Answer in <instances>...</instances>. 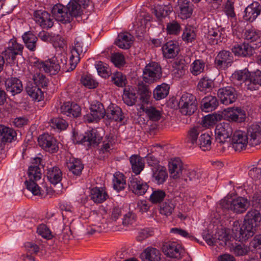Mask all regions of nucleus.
Wrapping results in <instances>:
<instances>
[{
  "label": "nucleus",
  "mask_w": 261,
  "mask_h": 261,
  "mask_svg": "<svg viewBox=\"0 0 261 261\" xmlns=\"http://www.w3.org/2000/svg\"><path fill=\"white\" fill-rule=\"evenodd\" d=\"M248 143L252 146L261 143V122L251 124L247 130V135L240 130L234 132L230 144L236 151L245 149Z\"/></svg>",
  "instance_id": "nucleus-1"
},
{
  "label": "nucleus",
  "mask_w": 261,
  "mask_h": 261,
  "mask_svg": "<svg viewBox=\"0 0 261 261\" xmlns=\"http://www.w3.org/2000/svg\"><path fill=\"white\" fill-rule=\"evenodd\" d=\"M41 161L42 159L39 157L33 159L32 164L34 165L29 167L28 171L29 179L25 181L27 189L35 195L40 194V188L38 186L37 181L41 178L42 174L40 168L39 167Z\"/></svg>",
  "instance_id": "nucleus-2"
},
{
  "label": "nucleus",
  "mask_w": 261,
  "mask_h": 261,
  "mask_svg": "<svg viewBox=\"0 0 261 261\" xmlns=\"http://www.w3.org/2000/svg\"><path fill=\"white\" fill-rule=\"evenodd\" d=\"M215 133L216 141L222 146L221 151L224 152L230 145V138L234 133L232 124L228 122L220 123L217 125Z\"/></svg>",
  "instance_id": "nucleus-3"
},
{
  "label": "nucleus",
  "mask_w": 261,
  "mask_h": 261,
  "mask_svg": "<svg viewBox=\"0 0 261 261\" xmlns=\"http://www.w3.org/2000/svg\"><path fill=\"white\" fill-rule=\"evenodd\" d=\"M180 112L184 115H191L197 110V101L196 97L190 93H185L178 102Z\"/></svg>",
  "instance_id": "nucleus-4"
},
{
  "label": "nucleus",
  "mask_w": 261,
  "mask_h": 261,
  "mask_svg": "<svg viewBox=\"0 0 261 261\" xmlns=\"http://www.w3.org/2000/svg\"><path fill=\"white\" fill-rule=\"evenodd\" d=\"M162 76V68L155 62L147 64L143 70V80L146 83L151 84L156 82Z\"/></svg>",
  "instance_id": "nucleus-5"
},
{
  "label": "nucleus",
  "mask_w": 261,
  "mask_h": 261,
  "mask_svg": "<svg viewBox=\"0 0 261 261\" xmlns=\"http://www.w3.org/2000/svg\"><path fill=\"white\" fill-rule=\"evenodd\" d=\"M225 209L230 210L236 213H243L249 206V201L245 198L239 197L231 201L224 200L221 203Z\"/></svg>",
  "instance_id": "nucleus-6"
},
{
  "label": "nucleus",
  "mask_w": 261,
  "mask_h": 261,
  "mask_svg": "<svg viewBox=\"0 0 261 261\" xmlns=\"http://www.w3.org/2000/svg\"><path fill=\"white\" fill-rule=\"evenodd\" d=\"M89 44L88 36L86 34H80L75 39L74 46L71 49L70 60L80 58L87 50Z\"/></svg>",
  "instance_id": "nucleus-7"
},
{
  "label": "nucleus",
  "mask_w": 261,
  "mask_h": 261,
  "mask_svg": "<svg viewBox=\"0 0 261 261\" xmlns=\"http://www.w3.org/2000/svg\"><path fill=\"white\" fill-rule=\"evenodd\" d=\"M39 145L46 151L51 153L57 152L59 150L57 141L48 134L40 135L38 139Z\"/></svg>",
  "instance_id": "nucleus-8"
},
{
  "label": "nucleus",
  "mask_w": 261,
  "mask_h": 261,
  "mask_svg": "<svg viewBox=\"0 0 261 261\" xmlns=\"http://www.w3.org/2000/svg\"><path fill=\"white\" fill-rule=\"evenodd\" d=\"M218 97L224 105H228L233 103L237 98V92L232 86H226L218 89Z\"/></svg>",
  "instance_id": "nucleus-9"
},
{
  "label": "nucleus",
  "mask_w": 261,
  "mask_h": 261,
  "mask_svg": "<svg viewBox=\"0 0 261 261\" xmlns=\"http://www.w3.org/2000/svg\"><path fill=\"white\" fill-rule=\"evenodd\" d=\"M23 45L18 43L15 39H11L8 47L3 52L6 60L9 63H13L16 60L17 55H22Z\"/></svg>",
  "instance_id": "nucleus-10"
},
{
  "label": "nucleus",
  "mask_w": 261,
  "mask_h": 261,
  "mask_svg": "<svg viewBox=\"0 0 261 261\" xmlns=\"http://www.w3.org/2000/svg\"><path fill=\"white\" fill-rule=\"evenodd\" d=\"M36 66L46 73L55 75L60 70L61 66L57 58L54 57L45 61H37L35 62Z\"/></svg>",
  "instance_id": "nucleus-11"
},
{
  "label": "nucleus",
  "mask_w": 261,
  "mask_h": 261,
  "mask_svg": "<svg viewBox=\"0 0 261 261\" xmlns=\"http://www.w3.org/2000/svg\"><path fill=\"white\" fill-rule=\"evenodd\" d=\"M75 139L76 140V143L80 144L87 142L88 145H96L97 146L101 140V137L100 136L97 130L95 129H92L85 134V135L81 134L75 136L74 134Z\"/></svg>",
  "instance_id": "nucleus-12"
},
{
  "label": "nucleus",
  "mask_w": 261,
  "mask_h": 261,
  "mask_svg": "<svg viewBox=\"0 0 261 261\" xmlns=\"http://www.w3.org/2000/svg\"><path fill=\"white\" fill-rule=\"evenodd\" d=\"M233 56L229 51H220L215 58L214 64L218 69H224L231 65Z\"/></svg>",
  "instance_id": "nucleus-13"
},
{
  "label": "nucleus",
  "mask_w": 261,
  "mask_h": 261,
  "mask_svg": "<svg viewBox=\"0 0 261 261\" xmlns=\"http://www.w3.org/2000/svg\"><path fill=\"white\" fill-rule=\"evenodd\" d=\"M162 251L169 257L179 259L181 258L182 248L180 245L175 242H168L164 243L162 246Z\"/></svg>",
  "instance_id": "nucleus-14"
},
{
  "label": "nucleus",
  "mask_w": 261,
  "mask_h": 261,
  "mask_svg": "<svg viewBox=\"0 0 261 261\" xmlns=\"http://www.w3.org/2000/svg\"><path fill=\"white\" fill-rule=\"evenodd\" d=\"M231 51L236 56L250 57L255 53L254 47L247 43L236 44L231 48Z\"/></svg>",
  "instance_id": "nucleus-15"
},
{
  "label": "nucleus",
  "mask_w": 261,
  "mask_h": 261,
  "mask_svg": "<svg viewBox=\"0 0 261 261\" xmlns=\"http://www.w3.org/2000/svg\"><path fill=\"white\" fill-rule=\"evenodd\" d=\"M53 16L58 21L66 24L70 22V18L67 13L66 6L61 4H57L52 8Z\"/></svg>",
  "instance_id": "nucleus-16"
},
{
  "label": "nucleus",
  "mask_w": 261,
  "mask_h": 261,
  "mask_svg": "<svg viewBox=\"0 0 261 261\" xmlns=\"http://www.w3.org/2000/svg\"><path fill=\"white\" fill-rule=\"evenodd\" d=\"M128 187L134 193L140 195H144L149 188L146 182H144L139 177L136 176L130 178Z\"/></svg>",
  "instance_id": "nucleus-17"
},
{
  "label": "nucleus",
  "mask_w": 261,
  "mask_h": 261,
  "mask_svg": "<svg viewBox=\"0 0 261 261\" xmlns=\"http://www.w3.org/2000/svg\"><path fill=\"white\" fill-rule=\"evenodd\" d=\"M261 5L257 2H253L244 10L243 19L247 21L253 22L260 14Z\"/></svg>",
  "instance_id": "nucleus-18"
},
{
  "label": "nucleus",
  "mask_w": 261,
  "mask_h": 261,
  "mask_svg": "<svg viewBox=\"0 0 261 261\" xmlns=\"http://www.w3.org/2000/svg\"><path fill=\"white\" fill-rule=\"evenodd\" d=\"M6 89L12 95L20 93L23 90L21 81L17 77L7 78L5 81Z\"/></svg>",
  "instance_id": "nucleus-19"
},
{
  "label": "nucleus",
  "mask_w": 261,
  "mask_h": 261,
  "mask_svg": "<svg viewBox=\"0 0 261 261\" xmlns=\"http://www.w3.org/2000/svg\"><path fill=\"white\" fill-rule=\"evenodd\" d=\"M245 85L250 91L258 90L261 87V71L257 70L250 72Z\"/></svg>",
  "instance_id": "nucleus-20"
},
{
  "label": "nucleus",
  "mask_w": 261,
  "mask_h": 261,
  "mask_svg": "<svg viewBox=\"0 0 261 261\" xmlns=\"http://www.w3.org/2000/svg\"><path fill=\"white\" fill-rule=\"evenodd\" d=\"M34 16L36 22L44 28H50L53 26L54 21L50 15L45 11L38 10L34 12Z\"/></svg>",
  "instance_id": "nucleus-21"
},
{
  "label": "nucleus",
  "mask_w": 261,
  "mask_h": 261,
  "mask_svg": "<svg viewBox=\"0 0 261 261\" xmlns=\"http://www.w3.org/2000/svg\"><path fill=\"white\" fill-rule=\"evenodd\" d=\"M177 8L178 16L182 19L190 18L193 11V5L188 0H178Z\"/></svg>",
  "instance_id": "nucleus-22"
},
{
  "label": "nucleus",
  "mask_w": 261,
  "mask_h": 261,
  "mask_svg": "<svg viewBox=\"0 0 261 261\" xmlns=\"http://www.w3.org/2000/svg\"><path fill=\"white\" fill-rule=\"evenodd\" d=\"M124 116L122 110L118 106L112 104L107 108L106 111L105 119L121 122Z\"/></svg>",
  "instance_id": "nucleus-23"
},
{
  "label": "nucleus",
  "mask_w": 261,
  "mask_h": 261,
  "mask_svg": "<svg viewBox=\"0 0 261 261\" xmlns=\"http://www.w3.org/2000/svg\"><path fill=\"white\" fill-rule=\"evenodd\" d=\"M179 50L178 44L174 41H168L162 46L163 55L167 59H172L176 57Z\"/></svg>",
  "instance_id": "nucleus-24"
},
{
  "label": "nucleus",
  "mask_w": 261,
  "mask_h": 261,
  "mask_svg": "<svg viewBox=\"0 0 261 261\" xmlns=\"http://www.w3.org/2000/svg\"><path fill=\"white\" fill-rule=\"evenodd\" d=\"M169 171L170 176L174 179L179 178L182 176L184 170L181 160L179 158L172 160L169 163Z\"/></svg>",
  "instance_id": "nucleus-25"
},
{
  "label": "nucleus",
  "mask_w": 261,
  "mask_h": 261,
  "mask_svg": "<svg viewBox=\"0 0 261 261\" xmlns=\"http://www.w3.org/2000/svg\"><path fill=\"white\" fill-rule=\"evenodd\" d=\"M137 93L139 96V100L142 104H148L151 96V92L148 85L143 82H139L137 85Z\"/></svg>",
  "instance_id": "nucleus-26"
},
{
  "label": "nucleus",
  "mask_w": 261,
  "mask_h": 261,
  "mask_svg": "<svg viewBox=\"0 0 261 261\" xmlns=\"http://www.w3.org/2000/svg\"><path fill=\"white\" fill-rule=\"evenodd\" d=\"M225 116L229 121L241 122L245 120L246 115L244 111L240 108H230Z\"/></svg>",
  "instance_id": "nucleus-27"
},
{
  "label": "nucleus",
  "mask_w": 261,
  "mask_h": 261,
  "mask_svg": "<svg viewBox=\"0 0 261 261\" xmlns=\"http://www.w3.org/2000/svg\"><path fill=\"white\" fill-rule=\"evenodd\" d=\"M16 132L13 129L0 124V141L2 142H12L16 139Z\"/></svg>",
  "instance_id": "nucleus-28"
},
{
  "label": "nucleus",
  "mask_w": 261,
  "mask_h": 261,
  "mask_svg": "<svg viewBox=\"0 0 261 261\" xmlns=\"http://www.w3.org/2000/svg\"><path fill=\"white\" fill-rule=\"evenodd\" d=\"M261 221V214L257 210L249 211L246 214L244 223L255 229L259 225Z\"/></svg>",
  "instance_id": "nucleus-29"
},
{
  "label": "nucleus",
  "mask_w": 261,
  "mask_h": 261,
  "mask_svg": "<svg viewBox=\"0 0 261 261\" xmlns=\"http://www.w3.org/2000/svg\"><path fill=\"white\" fill-rule=\"evenodd\" d=\"M77 1L71 0L66 6L68 17L70 18V22L72 21L74 17L80 16L82 14L81 4Z\"/></svg>",
  "instance_id": "nucleus-30"
},
{
  "label": "nucleus",
  "mask_w": 261,
  "mask_h": 261,
  "mask_svg": "<svg viewBox=\"0 0 261 261\" xmlns=\"http://www.w3.org/2000/svg\"><path fill=\"white\" fill-rule=\"evenodd\" d=\"M161 255L158 249L148 247L144 250L141 255L143 261H160Z\"/></svg>",
  "instance_id": "nucleus-31"
},
{
  "label": "nucleus",
  "mask_w": 261,
  "mask_h": 261,
  "mask_svg": "<svg viewBox=\"0 0 261 261\" xmlns=\"http://www.w3.org/2000/svg\"><path fill=\"white\" fill-rule=\"evenodd\" d=\"M122 99L123 102L127 106H134L137 99L136 90L132 87H125L123 89Z\"/></svg>",
  "instance_id": "nucleus-32"
},
{
  "label": "nucleus",
  "mask_w": 261,
  "mask_h": 261,
  "mask_svg": "<svg viewBox=\"0 0 261 261\" xmlns=\"http://www.w3.org/2000/svg\"><path fill=\"white\" fill-rule=\"evenodd\" d=\"M133 36L128 33H121L118 34L115 44L122 49L129 48L133 43Z\"/></svg>",
  "instance_id": "nucleus-33"
},
{
  "label": "nucleus",
  "mask_w": 261,
  "mask_h": 261,
  "mask_svg": "<svg viewBox=\"0 0 261 261\" xmlns=\"http://www.w3.org/2000/svg\"><path fill=\"white\" fill-rule=\"evenodd\" d=\"M218 106V101L216 97L211 95L205 96L201 101V110L205 112L215 110Z\"/></svg>",
  "instance_id": "nucleus-34"
},
{
  "label": "nucleus",
  "mask_w": 261,
  "mask_h": 261,
  "mask_svg": "<svg viewBox=\"0 0 261 261\" xmlns=\"http://www.w3.org/2000/svg\"><path fill=\"white\" fill-rule=\"evenodd\" d=\"M25 90L33 99L40 101L43 97V92L40 89L39 86L35 83L29 82L25 88Z\"/></svg>",
  "instance_id": "nucleus-35"
},
{
  "label": "nucleus",
  "mask_w": 261,
  "mask_h": 261,
  "mask_svg": "<svg viewBox=\"0 0 261 261\" xmlns=\"http://www.w3.org/2000/svg\"><path fill=\"white\" fill-rule=\"evenodd\" d=\"M152 180L158 185L163 184L168 177L165 167L161 166L158 168H151Z\"/></svg>",
  "instance_id": "nucleus-36"
},
{
  "label": "nucleus",
  "mask_w": 261,
  "mask_h": 261,
  "mask_svg": "<svg viewBox=\"0 0 261 261\" xmlns=\"http://www.w3.org/2000/svg\"><path fill=\"white\" fill-rule=\"evenodd\" d=\"M260 33L255 29L254 28L246 29L244 34V38L250 41L251 43L255 42V48L260 47L261 45L260 42Z\"/></svg>",
  "instance_id": "nucleus-37"
},
{
  "label": "nucleus",
  "mask_w": 261,
  "mask_h": 261,
  "mask_svg": "<svg viewBox=\"0 0 261 261\" xmlns=\"http://www.w3.org/2000/svg\"><path fill=\"white\" fill-rule=\"evenodd\" d=\"M250 245L234 243L231 244L230 250L235 256L241 257L248 255L250 252Z\"/></svg>",
  "instance_id": "nucleus-38"
},
{
  "label": "nucleus",
  "mask_w": 261,
  "mask_h": 261,
  "mask_svg": "<svg viewBox=\"0 0 261 261\" xmlns=\"http://www.w3.org/2000/svg\"><path fill=\"white\" fill-rule=\"evenodd\" d=\"M26 47L31 51L36 49L37 37L31 31L25 32L22 36Z\"/></svg>",
  "instance_id": "nucleus-39"
},
{
  "label": "nucleus",
  "mask_w": 261,
  "mask_h": 261,
  "mask_svg": "<svg viewBox=\"0 0 261 261\" xmlns=\"http://www.w3.org/2000/svg\"><path fill=\"white\" fill-rule=\"evenodd\" d=\"M67 166L69 171L76 176L80 175L84 168V165L81 160L75 158L70 159L67 163Z\"/></svg>",
  "instance_id": "nucleus-40"
},
{
  "label": "nucleus",
  "mask_w": 261,
  "mask_h": 261,
  "mask_svg": "<svg viewBox=\"0 0 261 261\" xmlns=\"http://www.w3.org/2000/svg\"><path fill=\"white\" fill-rule=\"evenodd\" d=\"M46 177L50 183L56 185L61 180L62 173L59 168L55 166L47 169Z\"/></svg>",
  "instance_id": "nucleus-41"
},
{
  "label": "nucleus",
  "mask_w": 261,
  "mask_h": 261,
  "mask_svg": "<svg viewBox=\"0 0 261 261\" xmlns=\"http://www.w3.org/2000/svg\"><path fill=\"white\" fill-rule=\"evenodd\" d=\"M90 196L95 203H101L107 199L108 195L102 188L95 187L91 190Z\"/></svg>",
  "instance_id": "nucleus-42"
},
{
  "label": "nucleus",
  "mask_w": 261,
  "mask_h": 261,
  "mask_svg": "<svg viewBox=\"0 0 261 261\" xmlns=\"http://www.w3.org/2000/svg\"><path fill=\"white\" fill-rule=\"evenodd\" d=\"M129 162L133 172L136 175L139 174L144 168L142 158L138 155L134 154L129 158Z\"/></svg>",
  "instance_id": "nucleus-43"
},
{
  "label": "nucleus",
  "mask_w": 261,
  "mask_h": 261,
  "mask_svg": "<svg viewBox=\"0 0 261 261\" xmlns=\"http://www.w3.org/2000/svg\"><path fill=\"white\" fill-rule=\"evenodd\" d=\"M169 85L165 83L157 86L153 91V97L156 100L165 98L169 94Z\"/></svg>",
  "instance_id": "nucleus-44"
},
{
  "label": "nucleus",
  "mask_w": 261,
  "mask_h": 261,
  "mask_svg": "<svg viewBox=\"0 0 261 261\" xmlns=\"http://www.w3.org/2000/svg\"><path fill=\"white\" fill-rule=\"evenodd\" d=\"M90 112L98 120L101 118H105L106 110H105L103 105L100 102H96L92 104L90 109Z\"/></svg>",
  "instance_id": "nucleus-45"
},
{
  "label": "nucleus",
  "mask_w": 261,
  "mask_h": 261,
  "mask_svg": "<svg viewBox=\"0 0 261 261\" xmlns=\"http://www.w3.org/2000/svg\"><path fill=\"white\" fill-rule=\"evenodd\" d=\"M211 136L207 133L201 134L198 140V145L199 148L203 151H208L212 147Z\"/></svg>",
  "instance_id": "nucleus-46"
},
{
  "label": "nucleus",
  "mask_w": 261,
  "mask_h": 261,
  "mask_svg": "<svg viewBox=\"0 0 261 261\" xmlns=\"http://www.w3.org/2000/svg\"><path fill=\"white\" fill-rule=\"evenodd\" d=\"M214 86V82L207 76L202 77L197 85L198 89L202 92H210Z\"/></svg>",
  "instance_id": "nucleus-47"
},
{
  "label": "nucleus",
  "mask_w": 261,
  "mask_h": 261,
  "mask_svg": "<svg viewBox=\"0 0 261 261\" xmlns=\"http://www.w3.org/2000/svg\"><path fill=\"white\" fill-rule=\"evenodd\" d=\"M144 112H145L149 119L153 121H158L161 118V112L156 110L154 107H149L144 108L143 106L141 107Z\"/></svg>",
  "instance_id": "nucleus-48"
},
{
  "label": "nucleus",
  "mask_w": 261,
  "mask_h": 261,
  "mask_svg": "<svg viewBox=\"0 0 261 261\" xmlns=\"http://www.w3.org/2000/svg\"><path fill=\"white\" fill-rule=\"evenodd\" d=\"M175 207L174 203L168 200L161 205L160 212L162 215L168 217L172 214Z\"/></svg>",
  "instance_id": "nucleus-49"
},
{
  "label": "nucleus",
  "mask_w": 261,
  "mask_h": 261,
  "mask_svg": "<svg viewBox=\"0 0 261 261\" xmlns=\"http://www.w3.org/2000/svg\"><path fill=\"white\" fill-rule=\"evenodd\" d=\"M166 193L160 189L153 190L149 200L153 204H157L161 202L166 197Z\"/></svg>",
  "instance_id": "nucleus-50"
},
{
  "label": "nucleus",
  "mask_w": 261,
  "mask_h": 261,
  "mask_svg": "<svg viewBox=\"0 0 261 261\" xmlns=\"http://www.w3.org/2000/svg\"><path fill=\"white\" fill-rule=\"evenodd\" d=\"M242 230L239 241H246L248 240L255 234L256 229L243 223Z\"/></svg>",
  "instance_id": "nucleus-51"
},
{
  "label": "nucleus",
  "mask_w": 261,
  "mask_h": 261,
  "mask_svg": "<svg viewBox=\"0 0 261 261\" xmlns=\"http://www.w3.org/2000/svg\"><path fill=\"white\" fill-rule=\"evenodd\" d=\"M205 62L202 60H196L191 64V72L194 75H197L204 71Z\"/></svg>",
  "instance_id": "nucleus-52"
},
{
  "label": "nucleus",
  "mask_w": 261,
  "mask_h": 261,
  "mask_svg": "<svg viewBox=\"0 0 261 261\" xmlns=\"http://www.w3.org/2000/svg\"><path fill=\"white\" fill-rule=\"evenodd\" d=\"M181 176L182 178L186 182H194L198 180L200 176V174L194 170L185 169Z\"/></svg>",
  "instance_id": "nucleus-53"
},
{
  "label": "nucleus",
  "mask_w": 261,
  "mask_h": 261,
  "mask_svg": "<svg viewBox=\"0 0 261 261\" xmlns=\"http://www.w3.org/2000/svg\"><path fill=\"white\" fill-rule=\"evenodd\" d=\"M17 5V0H4L0 3V9L3 13L9 14L11 13Z\"/></svg>",
  "instance_id": "nucleus-54"
},
{
  "label": "nucleus",
  "mask_w": 261,
  "mask_h": 261,
  "mask_svg": "<svg viewBox=\"0 0 261 261\" xmlns=\"http://www.w3.org/2000/svg\"><path fill=\"white\" fill-rule=\"evenodd\" d=\"M181 29L180 24L176 20H172L167 24L166 30L168 34L178 35Z\"/></svg>",
  "instance_id": "nucleus-55"
},
{
  "label": "nucleus",
  "mask_w": 261,
  "mask_h": 261,
  "mask_svg": "<svg viewBox=\"0 0 261 261\" xmlns=\"http://www.w3.org/2000/svg\"><path fill=\"white\" fill-rule=\"evenodd\" d=\"M95 67L98 74L102 77H108L111 74V70L106 64L98 61L95 64Z\"/></svg>",
  "instance_id": "nucleus-56"
},
{
  "label": "nucleus",
  "mask_w": 261,
  "mask_h": 261,
  "mask_svg": "<svg viewBox=\"0 0 261 261\" xmlns=\"http://www.w3.org/2000/svg\"><path fill=\"white\" fill-rule=\"evenodd\" d=\"M196 33L194 28L190 26L186 27L182 35V39L187 42H192L195 39Z\"/></svg>",
  "instance_id": "nucleus-57"
},
{
  "label": "nucleus",
  "mask_w": 261,
  "mask_h": 261,
  "mask_svg": "<svg viewBox=\"0 0 261 261\" xmlns=\"http://www.w3.org/2000/svg\"><path fill=\"white\" fill-rule=\"evenodd\" d=\"M200 132V129L199 127H193L190 128L187 134V142L191 143L192 144L196 143Z\"/></svg>",
  "instance_id": "nucleus-58"
},
{
  "label": "nucleus",
  "mask_w": 261,
  "mask_h": 261,
  "mask_svg": "<svg viewBox=\"0 0 261 261\" xmlns=\"http://www.w3.org/2000/svg\"><path fill=\"white\" fill-rule=\"evenodd\" d=\"M33 79L36 85L42 88L46 87L49 82L46 77L41 73H35L33 75Z\"/></svg>",
  "instance_id": "nucleus-59"
},
{
  "label": "nucleus",
  "mask_w": 261,
  "mask_h": 261,
  "mask_svg": "<svg viewBox=\"0 0 261 261\" xmlns=\"http://www.w3.org/2000/svg\"><path fill=\"white\" fill-rule=\"evenodd\" d=\"M112 81L118 87H123L126 84V79L125 75L120 72H116L111 77Z\"/></svg>",
  "instance_id": "nucleus-60"
},
{
  "label": "nucleus",
  "mask_w": 261,
  "mask_h": 261,
  "mask_svg": "<svg viewBox=\"0 0 261 261\" xmlns=\"http://www.w3.org/2000/svg\"><path fill=\"white\" fill-rule=\"evenodd\" d=\"M123 177L124 176L123 174H119L118 175L114 176L113 187L117 191L123 190L125 187L126 182Z\"/></svg>",
  "instance_id": "nucleus-61"
},
{
  "label": "nucleus",
  "mask_w": 261,
  "mask_h": 261,
  "mask_svg": "<svg viewBox=\"0 0 261 261\" xmlns=\"http://www.w3.org/2000/svg\"><path fill=\"white\" fill-rule=\"evenodd\" d=\"M111 61L117 67H121L125 64L124 57L121 53L113 54L111 56Z\"/></svg>",
  "instance_id": "nucleus-62"
},
{
  "label": "nucleus",
  "mask_w": 261,
  "mask_h": 261,
  "mask_svg": "<svg viewBox=\"0 0 261 261\" xmlns=\"http://www.w3.org/2000/svg\"><path fill=\"white\" fill-rule=\"evenodd\" d=\"M250 73V72H249L247 68H245L243 70L235 71L234 73L232 74V77L239 81H244L245 83Z\"/></svg>",
  "instance_id": "nucleus-63"
},
{
  "label": "nucleus",
  "mask_w": 261,
  "mask_h": 261,
  "mask_svg": "<svg viewBox=\"0 0 261 261\" xmlns=\"http://www.w3.org/2000/svg\"><path fill=\"white\" fill-rule=\"evenodd\" d=\"M170 12V10L166 6H157L154 10L155 15L160 20L167 16Z\"/></svg>",
  "instance_id": "nucleus-64"
}]
</instances>
